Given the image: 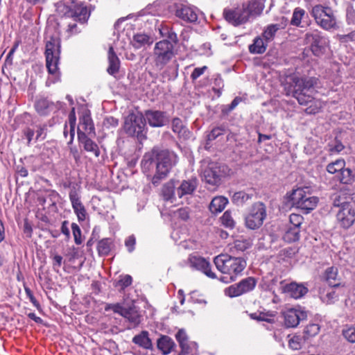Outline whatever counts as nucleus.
<instances>
[{
  "mask_svg": "<svg viewBox=\"0 0 355 355\" xmlns=\"http://www.w3.org/2000/svg\"><path fill=\"white\" fill-rule=\"evenodd\" d=\"M315 78H300L295 75L288 78L285 89L287 95H292L300 105H307L313 100Z\"/></svg>",
  "mask_w": 355,
  "mask_h": 355,
  "instance_id": "nucleus-1",
  "label": "nucleus"
},
{
  "mask_svg": "<svg viewBox=\"0 0 355 355\" xmlns=\"http://www.w3.org/2000/svg\"><path fill=\"white\" fill-rule=\"evenodd\" d=\"M60 45L58 40L51 37L46 44V66L51 76L46 81V85L50 86L60 80L58 64L60 62Z\"/></svg>",
  "mask_w": 355,
  "mask_h": 355,
  "instance_id": "nucleus-2",
  "label": "nucleus"
},
{
  "mask_svg": "<svg viewBox=\"0 0 355 355\" xmlns=\"http://www.w3.org/2000/svg\"><path fill=\"white\" fill-rule=\"evenodd\" d=\"M214 262L219 271L229 275L232 282L235 281L246 267V261L243 258L227 254L216 256Z\"/></svg>",
  "mask_w": 355,
  "mask_h": 355,
  "instance_id": "nucleus-3",
  "label": "nucleus"
},
{
  "mask_svg": "<svg viewBox=\"0 0 355 355\" xmlns=\"http://www.w3.org/2000/svg\"><path fill=\"white\" fill-rule=\"evenodd\" d=\"M176 158L173 153L166 150L157 153L156 172L152 179L154 185H158L162 180L166 178L172 166L175 164Z\"/></svg>",
  "mask_w": 355,
  "mask_h": 355,
  "instance_id": "nucleus-4",
  "label": "nucleus"
},
{
  "mask_svg": "<svg viewBox=\"0 0 355 355\" xmlns=\"http://www.w3.org/2000/svg\"><path fill=\"white\" fill-rule=\"evenodd\" d=\"M175 45L168 40L155 43L153 49L154 63L156 68L162 70L175 57Z\"/></svg>",
  "mask_w": 355,
  "mask_h": 355,
  "instance_id": "nucleus-5",
  "label": "nucleus"
},
{
  "mask_svg": "<svg viewBox=\"0 0 355 355\" xmlns=\"http://www.w3.org/2000/svg\"><path fill=\"white\" fill-rule=\"evenodd\" d=\"M291 200L294 206L304 210L306 213L313 210L319 201L318 197L312 195L309 188H297L293 191Z\"/></svg>",
  "mask_w": 355,
  "mask_h": 355,
  "instance_id": "nucleus-6",
  "label": "nucleus"
},
{
  "mask_svg": "<svg viewBox=\"0 0 355 355\" xmlns=\"http://www.w3.org/2000/svg\"><path fill=\"white\" fill-rule=\"evenodd\" d=\"M123 129L129 136L141 140L146 137V119L141 114H128L125 119Z\"/></svg>",
  "mask_w": 355,
  "mask_h": 355,
  "instance_id": "nucleus-7",
  "label": "nucleus"
},
{
  "mask_svg": "<svg viewBox=\"0 0 355 355\" xmlns=\"http://www.w3.org/2000/svg\"><path fill=\"white\" fill-rule=\"evenodd\" d=\"M311 15L323 29L329 30L336 25V18L333 10L329 7L316 5L312 8Z\"/></svg>",
  "mask_w": 355,
  "mask_h": 355,
  "instance_id": "nucleus-8",
  "label": "nucleus"
},
{
  "mask_svg": "<svg viewBox=\"0 0 355 355\" xmlns=\"http://www.w3.org/2000/svg\"><path fill=\"white\" fill-rule=\"evenodd\" d=\"M267 216L266 205L261 202L253 204L245 218L247 228L257 230L261 227Z\"/></svg>",
  "mask_w": 355,
  "mask_h": 355,
  "instance_id": "nucleus-9",
  "label": "nucleus"
},
{
  "mask_svg": "<svg viewBox=\"0 0 355 355\" xmlns=\"http://www.w3.org/2000/svg\"><path fill=\"white\" fill-rule=\"evenodd\" d=\"M228 172L227 166L211 162L203 171V178L207 183L216 186L220 184L221 178L227 175Z\"/></svg>",
  "mask_w": 355,
  "mask_h": 355,
  "instance_id": "nucleus-10",
  "label": "nucleus"
},
{
  "mask_svg": "<svg viewBox=\"0 0 355 355\" xmlns=\"http://www.w3.org/2000/svg\"><path fill=\"white\" fill-rule=\"evenodd\" d=\"M257 284V281L254 277H250L242 279L238 284H234L226 288L224 293L230 297H239L243 294L252 291Z\"/></svg>",
  "mask_w": 355,
  "mask_h": 355,
  "instance_id": "nucleus-11",
  "label": "nucleus"
},
{
  "mask_svg": "<svg viewBox=\"0 0 355 355\" xmlns=\"http://www.w3.org/2000/svg\"><path fill=\"white\" fill-rule=\"evenodd\" d=\"M69 198L78 221H84L87 216V213L85 206L81 202L79 194L75 189H72L69 193Z\"/></svg>",
  "mask_w": 355,
  "mask_h": 355,
  "instance_id": "nucleus-12",
  "label": "nucleus"
},
{
  "mask_svg": "<svg viewBox=\"0 0 355 355\" xmlns=\"http://www.w3.org/2000/svg\"><path fill=\"white\" fill-rule=\"evenodd\" d=\"M223 15L225 19L234 26H239L245 23L248 20V12H245L243 7L241 9L224 10Z\"/></svg>",
  "mask_w": 355,
  "mask_h": 355,
  "instance_id": "nucleus-13",
  "label": "nucleus"
},
{
  "mask_svg": "<svg viewBox=\"0 0 355 355\" xmlns=\"http://www.w3.org/2000/svg\"><path fill=\"white\" fill-rule=\"evenodd\" d=\"M189 265L190 267L202 271L207 277L215 278L216 275L211 270V265L205 259L198 256H190L189 258Z\"/></svg>",
  "mask_w": 355,
  "mask_h": 355,
  "instance_id": "nucleus-14",
  "label": "nucleus"
},
{
  "mask_svg": "<svg viewBox=\"0 0 355 355\" xmlns=\"http://www.w3.org/2000/svg\"><path fill=\"white\" fill-rule=\"evenodd\" d=\"M144 118L152 127H162L169 121L166 113L159 110L146 111Z\"/></svg>",
  "mask_w": 355,
  "mask_h": 355,
  "instance_id": "nucleus-15",
  "label": "nucleus"
},
{
  "mask_svg": "<svg viewBox=\"0 0 355 355\" xmlns=\"http://www.w3.org/2000/svg\"><path fill=\"white\" fill-rule=\"evenodd\" d=\"M280 288L282 293L295 299H299L303 297L308 292V288L303 284H297L295 282L286 284H284L283 282H281Z\"/></svg>",
  "mask_w": 355,
  "mask_h": 355,
  "instance_id": "nucleus-16",
  "label": "nucleus"
},
{
  "mask_svg": "<svg viewBox=\"0 0 355 355\" xmlns=\"http://www.w3.org/2000/svg\"><path fill=\"white\" fill-rule=\"evenodd\" d=\"M336 216L340 226L345 229L350 227L355 222V211L352 207L340 209Z\"/></svg>",
  "mask_w": 355,
  "mask_h": 355,
  "instance_id": "nucleus-17",
  "label": "nucleus"
},
{
  "mask_svg": "<svg viewBox=\"0 0 355 355\" xmlns=\"http://www.w3.org/2000/svg\"><path fill=\"white\" fill-rule=\"evenodd\" d=\"M198 180L196 178L183 180L176 189V194L179 198L184 196L191 195L196 189Z\"/></svg>",
  "mask_w": 355,
  "mask_h": 355,
  "instance_id": "nucleus-18",
  "label": "nucleus"
},
{
  "mask_svg": "<svg viewBox=\"0 0 355 355\" xmlns=\"http://www.w3.org/2000/svg\"><path fill=\"white\" fill-rule=\"evenodd\" d=\"M284 318V324L287 327H297L302 317L304 315L303 313L295 309H290L283 313Z\"/></svg>",
  "mask_w": 355,
  "mask_h": 355,
  "instance_id": "nucleus-19",
  "label": "nucleus"
},
{
  "mask_svg": "<svg viewBox=\"0 0 355 355\" xmlns=\"http://www.w3.org/2000/svg\"><path fill=\"white\" fill-rule=\"evenodd\" d=\"M176 16L185 22L193 23L197 21L198 14L194 8L182 6L176 10Z\"/></svg>",
  "mask_w": 355,
  "mask_h": 355,
  "instance_id": "nucleus-20",
  "label": "nucleus"
},
{
  "mask_svg": "<svg viewBox=\"0 0 355 355\" xmlns=\"http://www.w3.org/2000/svg\"><path fill=\"white\" fill-rule=\"evenodd\" d=\"M34 107L38 114L46 116L53 110L54 103L46 98L40 97L35 101Z\"/></svg>",
  "mask_w": 355,
  "mask_h": 355,
  "instance_id": "nucleus-21",
  "label": "nucleus"
},
{
  "mask_svg": "<svg viewBox=\"0 0 355 355\" xmlns=\"http://www.w3.org/2000/svg\"><path fill=\"white\" fill-rule=\"evenodd\" d=\"M78 138L79 141L83 144L84 149L86 151L93 153L96 157L100 155V150L98 145L89 139L85 132L79 130L78 132Z\"/></svg>",
  "mask_w": 355,
  "mask_h": 355,
  "instance_id": "nucleus-22",
  "label": "nucleus"
},
{
  "mask_svg": "<svg viewBox=\"0 0 355 355\" xmlns=\"http://www.w3.org/2000/svg\"><path fill=\"white\" fill-rule=\"evenodd\" d=\"M175 182L173 180L164 184L162 189V196L165 201L174 202L176 200Z\"/></svg>",
  "mask_w": 355,
  "mask_h": 355,
  "instance_id": "nucleus-23",
  "label": "nucleus"
},
{
  "mask_svg": "<svg viewBox=\"0 0 355 355\" xmlns=\"http://www.w3.org/2000/svg\"><path fill=\"white\" fill-rule=\"evenodd\" d=\"M157 348L163 354L167 355L174 350L175 343L173 340L168 336H162L157 342Z\"/></svg>",
  "mask_w": 355,
  "mask_h": 355,
  "instance_id": "nucleus-24",
  "label": "nucleus"
},
{
  "mask_svg": "<svg viewBox=\"0 0 355 355\" xmlns=\"http://www.w3.org/2000/svg\"><path fill=\"white\" fill-rule=\"evenodd\" d=\"M109 66L107 71L109 74L114 76L118 73L120 67V60L114 51L113 47H110L108 51Z\"/></svg>",
  "mask_w": 355,
  "mask_h": 355,
  "instance_id": "nucleus-25",
  "label": "nucleus"
},
{
  "mask_svg": "<svg viewBox=\"0 0 355 355\" xmlns=\"http://www.w3.org/2000/svg\"><path fill=\"white\" fill-rule=\"evenodd\" d=\"M122 316L128 320L131 327H137L141 322V315L135 306L125 308Z\"/></svg>",
  "mask_w": 355,
  "mask_h": 355,
  "instance_id": "nucleus-26",
  "label": "nucleus"
},
{
  "mask_svg": "<svg viewBox=\"0 0 355 355\" xmlns=\"http://www.w3.org/2000/svg\"><path fill=\"white\" fill-rule=\"evenodd\" d=\"M268 43L263 37H256L253 43L249 46V51L252 54H262L266 51Z\"/></svg>",
  "mask_w": 355,
  "mask_h": 355,
  "instance_id": "nucleus-27",
  "label": "nucleus"
},
{
  "mask_svg": "<svg viewBox=\"0 0 355 355\" xmlns=\"http://www.w3.org/2000/svg\"><path fill=\"white\" fill-rule=\"evenodd\" d=\"M243 7L245 12H248V17L250 15H257L261 13L264 5L261 0H252L247 5L243 4Z\"/></svg>",
  "mask_w": 355,
  "mask_h": 355,
  "instance_id": "nucleus-28",
  "label": "nucleus"
},
{
  "mask_svg": "<svg viewBox=\"0 0 355 355\" xmlns=\"http://www.w3.org/2000/svg\"><path fill=\"white\" fill-rule=\"evenodd\" d=\"M132 342L146 349H150L153 347L151 340L148 337V332L146 331H143L139 334L135 336Z\"/></svg>",
  "mask_w": 355,
  "mask_h": 355,
  "instance_id": "nucleus-29",
  "label": "nucleus"
},
{
  "mask_svg": "<svg viewBox=\"0 0 355 355\" xmlns=\"http://www.w3.org/2000/svg\"><path fill=\"white\" fill-rule=\"evenodd\" d=\"M228 203V200L223 196H216L212 199L209 205V210L213 214L221 212Z\"/></svg>",
  "mask_w": 355,
  "mask_h": 355,
  "instance_id": "nucleus-30",
  "label": "nucleus"
},
{
  "mask_svg": "<svg viewBox=\"0 0 355 355\" xmlns=\"http://www.w3.org/2000/svg\"><path fill=\"white\" fill-rule=\"evenodd\" d=\"M72 17L75 21H79L81 24L87 22L89 17V13L87 7L83 6H76L72 12Z\"/></svg>",
  "mask_w": 355,
  "mask_h": 355,
  "instance_id": "nucleus-31",
  "label": "nucleus"
},
{
  "mask_svg": "<svg viewBox=\"0 0 355 355\" xmlns=\"http://www.w3.org/2000/svg\"><path fill=\"white\" fill-rule=\"evenodd\" d=\"M254 196L252 191L245 192L240 191L235 192L232 196V201L236 205H243L246 203L248 200H251Z\"/></svg>",
  "mask_w": 355,
  "mask_h": 355,
  "instance_id": "nucleus-32",
  "label": "nucleus"
},
{
  "mask_svg": "<svg viewBox=\"0 0 355 355\" xmlns=\"http://www.w3.org/2000/svg\"><path fill=\"white\" fill-rule=\"evenodd\" d=\"M350 199L351 198L345 193H336L332 198L333 205L334 207H340V209H343L347 207H352L349 202Z\"/></svg>",
  "mask_w": 355,
  "mask_h": 355,
  "instance_id": "nucleus-33",
  "label": "nucleus"
},
{
  "mask_svg": "<svg viewBox=\"0 0 355 355\" xmlns=\"http://www.w3.org/2000/svg\"><path fill=\"white\" fill-rule=\"evenodd\" d=\"M338 295L331 288L324 290L320 293V298L326 304L334 303L338 300Z\"/></svg>",
  "mask_w": 355,
  "mask_h": 355,
  "instance_id": "nucleus-34",
  "label": "nucleus"
},
{
  "mask_svg": "<svg viewBox=\"0 0 355 355\" xmlns=\"http://www.w3.org/2000/svg\"><path fill=\"white\" fill-rule=\"evenodd\" d=\"M79 130L80 132H83L85 134H90L94 132V125L89 116H83L80 119L78 132Z\"/></svg>",
  "mask_w": 355,
  "mask_h": 355,
  "instance_id": "nucleus-35",
  "label": "nucleus"
},
{
  "mask_svg": "<svg viewBox=\"0 0 355 355\" xmlns=\"http://www.w3.org/2000/svg\"><path fill=\"white\" fill-rule=\"evenodd\" d=\"M300 232L297 227H289L285 232L283 239L288 243L295 242L300 239Z\"/></svg>",
  "mask_w": 355,
  "mask_h": 355,
  "instance_id": "nucleus-36",
  "label": "nucleus"
},
{
  "mask_svg": "<svg viewBox=\"0 0 355 355\" xmlns=\"http://www.w3.org/2000/svg\"><path fill=\"white\" fill-rule=\"evenodd\" d=\"M132 283V277L130 275H123L119 277V279L114 283L116 288H119L120 292L123 291L127 287Z\"/></svg>",
  "mask_w": 355,
  "mask_h": 355,
  "instance_id": "nucleus-37",
  "label": "nucleus"
},
{
  "mask_svg": "<svg viewBox=\"0 0 355 355\" xmlns=\"http://www.w3.org/2000/svg\"><path fill=\"white\" fill-rule=\"evenodd\" d=\"M132 44L135 49H140L150 43V37L146 34H136L132 40Z\"/></svg>",
  "mask_w": 355,
  "mask_h": 355,
  "instance_id": "nucleus-38",
  "label": "nucleus"
},
{
  "mask_svg": "<svg viewBox=\"0 0 355 355\" xmlns=\"http://www.w3.org/2000/svg\"><path fill=\"white\" fill-rule=\"evenodd\" d=\"M112 243L110 239H103L101 240L97 245L98 254L101 256L107 255L111 250Z\"/></svg>",
  "mask_w": 355,
  "mask_h": 355,
  "instance_id": "nucleus-39",
  "label": "nucleus"
},
{
  "mask_svg": "<svg viewBox=\"0 0 355 355\" xmlns=\"http://www.w3.org/2000/svg\"><path fill=\"white\" fill-rule=\"evenodd\" d=\"M345 166V162L343 159H336L335 162H333L329 164L327 166V171L330 173H339L343 168Z\"/></svg>",
  "mask_w": 355,
  "mask_h": 355,
  "instance_id": "nucleus-40",
  "label": "nucleus"
},
{
  "mask_svg": "<svg viewBox=\"0 0 355 355\" xmlns=\"http://www.w3.org/2000/svg\"><path fill=\"white\" fill-rule=\"evenodd\" d=\"M279 28V26L278 24H270L264 30L262 33V37L266 42H269L273 40L275 33Z\"/></svg>",
  "mask_w": 355,
  "mask_h": 355,
  "instance_id": "nucleus-41",
  "label": "nucleus"
},
{
  "mask_svg": "<svg viewBox=\"0 0 355 355\" xmlns=\"http://www.w3.org/2000/svg\"><path fill=\"white\" fill-rule=\"evenodd\" d=\"M250 317L251 319L256 320L257 321H266L269 323L273 322V315L269 312H256L250 313Z\"/></svg>",
  "mask_w": 355,
  "mask_h": 355,
  "instance_id": "nucleus-42",
  "label": "nucleus"
},
{
  "mask_svg": "<svg viewBox=\"0 0 355 355\" xmlns=\"http://www.w3.org/2000/svg\"><path fill=\"white\" fill-rule=\"evenodd\" d=\"M342 335L350 343H355V327L346 325L342 330Z\"/></svg>",
  "mask_w": 355,
  "mask_h": 355,
  "instance_id": "nucleus-43",
  "label": "nucleus"
},
{
  "mask_svg": "<svg viewBox=\"0 0 355 355\" xmlns=\"http://www.w3.org/2000/svg\"><path fill=\"white\" fill-rule=\"evenodd\" d=\"M338 275V269L335 267H329L325 271V278L326 280L330 285H333L336 286L338 284H336L334 282L336 279Z\"/></svg>",
  "mask_w": 355,
  "mask_h": 355,
  "instance_id": "nucleus-44",
  "label": "nucleus"
},
{
  "mask_svg": "<svg viewBox=\"0 0 355 355\" xmlns=\"http://www.w3.org/2000/svg\"><path fill=\"white\" fill-rule=\"evenodd\" d=\"M338 179L343 184H349L352 180V171L349 168L343 169L338 173Z\"/></svg>",
  "mask_w": 355,
  "mask_h": 355,
  "instance_id": "nucleus-45",
  "label": "nucleus"
},
{
  "mask_svg": "<svg viewBox=\"0 0 355 355\" xmlns=\"http://www.w3.org/2000/svg\"><path fill=\"white\" fill-rule=\"evenodd\" d=\"M184 347H180L181 352L180 354L182 355H193V354L196 353L198 349V345L195 342H187L184 343Z\"/></svg>",
  "mask_w": 355,
  "mask_h": 355,
  "instance_id": "nucleus-46",
  "label": "nucleus"
},
{
  "mask_svg": "<svg viewBox=\"0 0 355 355\" xmlns=\"http://www.w3.org/2000/svg\"><path fill=\"white\" fill-rule=\"evenodd\" d=\"M304 10L300 8H295L293 13L291 24L293 26H299L301 24L302 18L304 15Z\"/></svg>",
  "mask_w": 355,
  "mask_h": 355,
  "instance_id": "nucleus-47",
  "label": "nucleus"
},
{
  "mask_svg": "<svg viewBox=\"0 0 355 355\" xmlns=\"http://www.w3.org/2000/svg\"><path fill=\"white\" fill-rule=\"evenodd\" d=\"M221 223L226 227L233 228L235 222L230 211H226L220 218Z\"/></svg>",
  "mask_w": 355,
  "mask_h": 355,
  "instance_id": "nucleus-48",
  "label": "nucleus"
},
{
  "mask_svg": "<svg viewBox=\"0 0 355 355\" xmlns=\"http://www.w3.org/2000/svg\"><path fill=\"white\" fill-rule=\"evenodd\" d=\"M321 37L318 31H313L306 33L305 35V40L306 43L313 44L321 42Z\"/></svg>",
  "mask_w": 355,
  "mask_h": 355,
  "instance_id": "nucleus-49",
  "label": "nucleus"
},
{
  "mask_svg": "<svg viewBox=\"0 0 355 355\" xmlns=\"http://www.w3.org/2000/svg\"><path fill=\"white\" fill-rule=\"evenodd\" d=\"M69 122L70 125V139L68 141L69 144H71L73 142L74 135H75V125H76V116H75V112L74 108L72 109L71 112L70 113L69 116Z\"/></svg>",
  "mask_w": 355,
  "mask_h": 355,
  "instance_id": "nucleus-50",
  "label": "nucleus"
},
{
  "mask_svg": "<svg viewBox=\"0 0 355 355\" xmlns=\"http://www.w3.org/2000/svg\"><path fill=\"white\" fill-rule=\"evenodd\" d=\"M320 331V327L317 324H310L304 329V334L306 338L316 336Z\"/></svg>",
  "mask_w": 355,
  "mask_h": 355,
  "instance_id": "nucleus-51",
  "label": "nucleus"
},
{
  "mask_svg": "<svg viewBox=\"0 0 355 355\" xmlns=\"http://www.w3.org/2000/svg\"><path fill=\"white\" fill-rule=\"evenodd\" d=\"M249 247V243L244 241H236L230 248L231 252H243Z\"/></svg>",
  "mask_w": 355,
  "mask_h": 355,
  "instance_id": "nucleus-52",
  "label": "nucleus"
},
{
  "mask_svg": "<svg viewBox=\"0 0 355 355\" xmlns=\"http://www.w3.org/2000/svg\"><path fill=\"white\" fill-rule=\"evenodd\" d=\"M71 227L76 244L80 245L83 243V240L81 239L82 232L80 227L76 223H73Z\"/></svg>",
  "mask_w": 355,
  "mask_h": 355,
  "instance_id": "nucleus-53",
  "label": "nucleus"
},
{
  "mask_svg": "<svg viewBox=\"0 0 355 355\" xmlns=\"http://www.w3.org/2000/svg\"><path fill=\"white\" fill-rule=\"evenodd\" d=\"M184 126L182 121L179 118H174L172 121V130L174 132L181 134L184 132Z\"/></svg>",
  "mask_w": 355,
  "mask_h": 355,
  "instance_id": "nucleus-54",
  "label": "nucleus"
},
{
  "mask_svg": "<svg viewBox=\"0 0 355 355\" xmlns=\"http://www.w3.org/2000/svg\"><path fill=\"white\" fill-rule=\"evenodd\" d=\"M289 220L291 223L290 227H297L300 230V227L303 221V217L300 214H292L290 215Z\"/></svg>",
  "mask_w": 355,
  "mask_h": 355,
  "instance_id": "nucleus-55",
  "label": "nucleus"
},
{
  "mask_svg": "<svg viewBox=\"0 0 355 355\" xmlns=\"http://www.w3.org/2000/svg\"><path fill=\"white\" fill-rule=\"evenodd\" d=\"M175 338L178 340V342L180 345V347H183L184 348H185L184 343H187V342H189V340H188V336H187V333L184 331V329H180L178 331V333L175 334Z\"/></svg>",
  "mask_w": 355,
  "mask_h": 355,
  "instance_id": "nucleus-56",
  "label": "nucleus"
},
{
  "mask_svg": "<svg viewBox=\"0 0 355 355\" xmlns=\"http://www.w3.org/2000/svg\"><path fill=\"white\" fill-rule=\"evenodd\" d=\"M125 308L122 306L120 304H107L105 306V310L108 311L110 310L113 311L116 313H119L122 316V313L124 311Z\"/></svg>",
  "mask_w": 355,
  "mask_h": 355,
  "instance_id": "nucleus-57",
  "label": "nucleus"
},
{
  "mask_svg": "<svg viewBox=\"0 0 355 355\" xmlns=\"http://www.w3.org/2000/svg\"><path fill=\"white\" fill-rule=\"evenodd\" d=\"M224 130L222 128L216 127L212 129V130L207 135L209 141L216 139L218 136L223 134Z\"/></svg>",
  "mask_w": 355,
  "mask_h": 355,
  "instance_id": "nucleus-58",
  "label": "nucleus"
},
{
  "mask_svg": "<svg viewBox=\"0 0 355 355\" xmlns=\"http://www.w3.org/2000/svg\"><path fill=\"white\" fill-rule=\"evenodd\" d=\"M207 69V66H203L202 67H197L195 68L193 72L191 74V78L193 80L198 78L201 75H202L206 69Z\"/></svg>",
  "mask_w": 355,
  "mask_h": 355,
  "instance_id": "nucleus-59",
  "label": "nucleus"
},
{
  "mask_svg": "<svg viewBox=\"0 0 355 355\" xmlns=\"http://www.w3.org/2000/svg\"><path fill=\"white\" fill-rule=\"evenodd\" d=\"M60 230L61 232L65 236L66 240L68 241L71 237L68 220H64L62 223Z\"/></svg>",
  "mask_w": 355,
  "mask_h": 355,
  "instance_id": "nucleus-60",
  "label": "nucleus"
},
{
  "mask_svg": "<svg viewBox=\"0 0 355 355\" xmlns=\"http://www.w3.org/2000/svg\"><path fill=\"white\" fill-rule=\"evenodd\" d=\"M25 293L27 295V297L29 298L31 303L37 308L40 306V303L37 302V300L34 297L31 290L28 287H24Z\"/></svg>",
  "mask_w": 355,
  "mask_h": 355,
  "instance_id": "nucleus-61",
  "label": "nucleus"
},
{
  "mask_svg": "<svg viewBox=\"0 0 355 355\" xmlns=\"http://www.w3.org/2000/svg\"><path fill=\"white\" fill-rule=\"evenodd\" d=\"M125 245L128 248V251L130 252H132L135 248V236H128L125 241Z\"/></svg>",
  "mask_w": 355,
  "mask_h": 355,
  "instance_id": "nucleus-62",
  "label": "nucleus"
},
{
  "mask_svg": "<svg viewBox=\"0 0 355 355\" xmlns=\"http://www.w3.org/2000/svg\"><path fill=\"white\" fill-rule=\"evenodd\" d=\"M178 216L182 220H187L189 217V213L187 208L179 209L177 211Z\"/></svg>",
  "mask_w": 355,
  "mask_h": 355,
  "instance_id": "nucleus-63",
  "label": "nucleus"
},
{
  "mask_svg": "<svg viewBox=\"0 0 355 355\" xmlns=\"http://www.w3.org/2000/svg\"><path fill=\"white\" fill-rule=\"evenodd\" d=\"M241 101V97H235L234 100L232 101V103L228 105L227 109L226 110V112H231L232 111Z\"/></svg>",
  "mask_w": 355,
  "mask_h": 355,
  "instance_id": "nucleus-64",
  "label": "nucleus"
}]
</instances>
